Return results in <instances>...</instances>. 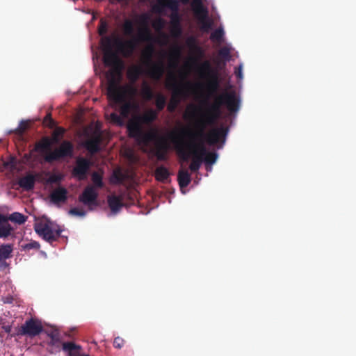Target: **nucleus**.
Listing matches in <instances>:
<instances>
[{
    "mask_svg": "<svg viewBox=\"0 0 356 356\" xmlns=\"http://www.w3.org/2000/svg\"><path fill=\"white\" fill-rule=\"evenodd\" d=\"M222 106H226L231 113H236L239 110L240 99L234 91L224 92L218 95L213 103L207 104L206 110L195 119L193 124L194 130L187 131L191 142L184 143L181 140L175 131L169 134L178 156L183 161H188L192 156L189 165L192 172H197L201 167L203 155L207 153L205 142L209 145H216L220 142L224 143L225 141L229 131L227 127L221 126L212 129L209 133L205 132L206 127L215 124L220 118ZM181 134H186V130L182 129Z\"/></svg>",
    "mask_w": 356,
    "mask_h": 356,
    "instance_id": "f257e3e1",
    "label": "nucleus"
},
{
    "mask_svg": "<svg viewBox=\"0 0 356 356\" xmlns=\"http://www.w3.org/2000/svg\"><path fill=\"white\" fill-rule=\"evenodd\" d=\"M97 33L100 37L99 50L103 55V64L99 68L95 65V70L101 79L108 106H111V17L109 14L100 19Z\"/></svg>",
    "mask_w": 356,
    "mask_h": 356,
    "instance_id": "f03ea898",
    "label": "nucleus"
},
{
    "mask_svg": "<svg viewBox=\"0 0 356 356\" xmlns=\"http://www.w3.org/2000/svg\"><path fill=\"white\" fill-rule=\"evenodd\" d=\"M53 141L47 136L42 138L35 145V150L41 152H48L44 156L45 161L52 163L64 158H70L74 154V145L69 140H64L60 145L54 151H50Z\"/></svg>",
    "mask_w": 356,
    "mask_h": 356,
    "instance_id": "7ed1b4c3",
    "label": "nucleus"
},
{
    "mask_svg": "<svg viewBox=\"0 0 356 356\" xmlns=\"http://www.w3.org/2000/svg\"><path fill=\"white\" fill-rule=\"evenodd\" d=\"M140 22L142 26L139 28L136 36H134L129 40L121 41L118 44V49L122 56L124 58L131 57L138 42L147 40L150 37V31L147 26V17L145 15L141 16Z\"/></svg>",
    "mask_w": 356,
    "mask_h": 356,
    "instance_id": "20e7f679",
    "label": "nucleus"
},
{
    "mask_svg": "<svg viewBox=\"0 0 356 356\" xmlns=\"http://www.w3.org/2000/svg\"><path fill=\"white\" fill-rule=\"evenodd\" d=\"M199 72L202 77L208 78L206 84L208 97L213 96L220 88V81L217 73L213 70L209 61L206 60L201 64L199 67Z\"/></svg>",
    "mask_w": 356,
    "mask_h": 356,
    "instance_id": "39448f33",
    "label": "nucleus"
},
{
    "mask_svg": "<svg viewBox=\"0 0 356 356\" xmlns=\"http://www.w3.org/2000/svg\"><path fill=\"white\" fill-rule=\"evenodd\" d=\"M190 86L189 83L186 84H179L177 83L175 76H172L167 82V88L172 90V98L168 105V111L174 112L179 103V98L186 95V87Z\"/></svg>",
    "mask_w": 356,
    "mask_h": 356,
    "instance_id": "423d86ee",
    "label": "nucleus"
},
{
    "mask_svg": "<svg viewBox=\"0 0 356 356\" xmlns=\"http://www.w3.org/2000/svg\"><path fill=\"white\" fill-rule=\"evenodd\" d=\"M171 10L170 15V25H181V16L179 14V3L178 0H158L157 4L154 6V10L162 13L164 8Z\"/></svg>",
    "mask_w": 356,
    "mask_h": 356,
    "instance_id": "0eeeda50",
    "label": "nucleus"
},
{
    "mask_svg": "<svg viewBox=\"0 0 356 356\" xmlns=\"http://www.w3.org/2000/svg\"><path fill=\"white\" fill-rule=\"evenodd\" d=\"M84 136L89 138L84 143V147L92 154L98 152L99 145L102 139V134L99 128L89 126L83 131Z\"/></svg>",
    "mask_w": 356,
    "mask_h": 356,
    "instance_id": "6e6552de",
    "label": "nucleus"
},
{
    "mask_svg": "<svg viewBox=\"0 0 356 356\" xmlns=\"http://www.w3.org/2000/svg\"><path fill=\"white\" fill-rule=\"evenodd\" d=\"M202 1L197 0L195 2H192V7L195 17L201 24L202 30L207 31L211 28L212 22L209 18L208 9L203 5Z\"/></svg>",
    "mask_w": 356,
    "mask_h": 356,
    "instance_id": "1a4fd4ad",
    "label": "nucleus"
},
{
    "mask_svg": "<svg viewBox=\"0 0 356 356\" xmlns=\"http://www.w3.org/2000/svg\"><path fill=\"white\" fill-rule=\"evenodd\" d=\"M127 128L129 136L135 138L139 143H143L145 145H147L150 142H155L159 136L154 132L144 133L142 127H139L136 123H133L130 127Z\"/></svg>",
    "mask_w": 356,
    "mask_h": 356,
    "instance_id": "9d476101",
    "label": "nucleus"
},
{
    "mask_svg": "<svg viewBox=\"0 0 356 356\" xmlns=\"http://www.w3.org/2000/svg\"><path fill=\"white\" fill-rule=\"evenodd\" d=\"M34 229L40 236L49 243L57 241L61 233L60 229L54 230L49 224L42 222L35 223Z\"/></svg>",
    "mask_w": 356,
    "mask_h": 356,
    "instance_id": "9b49d317",
    "label": "nucleus"
},
{
    "mask_svg": "<svg viewBox=\"0 0 356 356\" xmlns=\"http://www.w3.org/2000/svg\"><path fill=\"white\" fill-rule=\"evenodd\" d=\"M42 330L43 327L40 321L31 318L25 321L18 330L17 334L33 337L39 335Z\"/></svg>",
    "mask_w": 356,
    "mask_h": 356,
    "instance_id": "f8f14e48",
    "label": "nucleus"
},
{
    "mask_svg": "<svg viewBox=\"0 0 356 356\" xmlns=\"http://www.w3.org/2000/svg\"><path fill=\"white\" fill-rule=\"evenodd\" d=\"M170 145L166 138L159 136L154 143V147L152 149V154L156 157L159 161H165L168 159V151Z\"/></svg>",
    "mask_w": 356,
    "mask_h": 356,
    "instance_id": "ddd939ff",
    "label": "nucleus"
},
{
    "mask_svg": "<svg viewBox=\"0 0 356 356\" xmlns=\"http://www.w3.org/2000/svg\"><path fill=\"white\" fill-rule=\"evenodd\" d=\"M98 192L92 185H88L79 196V200L89 207L97 205Z\"/></svg>",
    "mask_w": 356,
    "mask_h": 356,
    "instance_id": "4468645a",
    "label": "nucleus"
},
{
    "mask_svg": "<svg viewBox=\"0 0 356 356\" xmlns=\"http://www.w3.org/2000/svg\"><path fill=\"white\" fill-rule=\"evenodd\" d=\"M91 166L90 161L83 157H78L76 160V165L72 170V175L79 180H84Z\"/></svg>",
    "mask_w": 356,
    "mask_h": 356,
    "instance_id": "2eb2a0df",
    "label": "nucleus"
},
{
    "mask_svg": "<svg viewBox=\"0 0 356 356\" xmlns=\"http://www.w3.org/2000/svg\"><path fill=\"white\" fill-rule=\"evenodd\" d=\"M158 113L153 109H149L141 115H135L130 119L127 124V127H130L133 123H136L139 127H142V124H149L156 120Z\"/></svg>",
    "mask_w": 356,
    "mask_h": 356,
    "instance_id": "dca6fc26",
    "label": "nucleus"
},
{
    "mask_svg": "<svg viewBox=\"0 0 356 356\" xmlns=\"http://www.w3.org/2000/svg\"><path fill=\"white\" fill-rule=\"evenodd\" d=\"M134 85L130 83L120 87L118 91L115 92V97L113 103L116 102L117 98L119 100L133 101L138 93V90Z\"/></svg>",
    "mask_w": 356,
    "mask_h": 356,
    "instance_id": "f3484780",
    "label": "nucleus"
},
{
    "mask_svg": "<svg viewBox=\"0 0 356 356\" xmlns=\"http://www.w3.org/2000/svg\"><path fill=\"white\" fill-rule=\"evenodd\" d=\"M148 69L145 73L152 79L159 81L165 72L164 64L162 61L152 63L147 65Z\"/></svg>",
    "mask_w": 356,
    "mask_h": 356,
    "instance_id": "a211bd4d",
    "label": "nucleus"
},
{
    "mask_svg": "<svg viewBox=\"0 0 356 356\" xmlns=\"http://www.w3.org/2000/svg\"><path fill=\"white\" fill-rule=\"evenodd\" d=\"M124 67L123 61L119 59L116 54L113 51V101L115 97L116 92V82L115 79V74L118 72H121Z\"/></svg>",
    "mask_w": 356,
    "mask_h": 356,
    "instance_id": "6ab92c4d",
    "label": "nucleus"
},
{
    "mask_svg": "<svg viewBox=\"0 0 356 356\" xmlns=\"http://www.w3.org/2000/svg\"><path fill=\"white\" fill-rule=\"evenodd\" d=\"M51 201L56 204L65 202L67 200V190L64 187H58L50 194Z\"/></svg>",
    "mask_w": 356,
    "mask_h": 356,
    "instance_id": "aec40b11",
    "label": "nucleus"
},
{
    "mask_svg": "<svg viewBox=\"0 0 356 356\" xmlns=\"http://www.w3.org/2000/svg\"><path fill=\"white\" fill-rule=\"evenodd\" d=\"M122 104L120 106V113L124 118H129L133 111L138 108V104L131 100H120Z\"/></svg>",
    "mask_w": 356,
    "mask_h": 356,
    "instance_id": "412c9836",
    "label": "nucleus"
},
{
    "mask_svg": "<svg viewBox=\"0 0 356 356\" xmlns=\"http://www.w3.org/2000/svg\"><path fill=\"white\" fill-rule=\"evenodd\" d=\"M27 220V216L19 212H14L9 216L0 213V224L7 222L8 220L17 223L19 225L24 224Z\"/></svg>",
    "mask_w": 356,
    "mask_h": 356,
    "instance_id": "4be33fe9",
    "label": "nucleus"
},
{
    "mask_svg": "<svg viewBox=\"0 0 356 356\" xmlns=\"http://www.w3.org/2000/svg\"><path fill=\"white\" fill-rule=\"evenodd\" d=\"M35 183V176L33 174H28L20 178L18 181L19 186L26 191L33 189Z\"/></svg>",
    "mask_w": 356,
    "mask_h": 356,
    "instance_id": "5701e85b",
    "label": "nucleus"
},
{
    "mask_svg": "<svg viewBox=\"0 0 356 356\" xmlns=\"http://www.w3.org/2000/svg\"><path fill=\"white\" fill-rule=\"evenodd\" d=\"M143 73L144 70L140 66L133 65L128 69L127 76L130 83L134 84Z\"/></svg>",
    "mask_w": 356,
    "mask_h": 356,
    "instance_id": "b1692460",
    "label": "nucleus"
},
{
    "mask_svg": "<svg viewBox=\"0 0 356 356\" xmlns=\"http://www.w3.org/2000/svg\"><path fill=\"white\" fill-rule=\"evenodd\" d=\"M126 207V204L124 202V197L122 195H117L113 193L112 197V212L113 215L117 214L120 210Z\"/></svg>",
    "mask_w": 356,
    "mask_h": 356,
    "instance_id": "393cba45",
    "label": "nucleus"
},
{
    "mask_svg": "<svg viewBox=\"0 0 356 356\" xmlns=\"http://www.w3.org/2000/svg\"><path fill=\"white\" fill-rule=\"evenodd\" d=\"M177 181L181 188L187 187L191 181L190 173L186 170H180L177 175Z\"/></svg>",
    "mask_w": 356,
    "mask_h": 356,
    "instance_id": "a878e982",
    "label": "nucleus"
},
{
    "mask_svg": "<svg viewBox=\"0 0 356 356\" xmlns=\"http://www.w3.org/2000/svg\"><path fill=\"white\" fill-rule=\"evenodd\" d=\"M13 245L3 243L0 245V259H8L13 257Z\"/></svg>",
    "mask_w": 356,
    "mask_h": 356,
    "instance_id": "bb28decb",
    "label": "nucleus"
},
{
    "mask_svg": "<svg viewBox=\"0 0 356 356\" xmlns=\"http://www.w3.org/2000/svg\"><path fill=\"white\" fill-rule=\"evenodd\" d=\"M170 177V172L167 168L161 165L159 166L155 170V177L156 180L165 182Z\"/></svg>",
    "mask_w": 356,
    "mask_h": 356,
    "instance_id": "cd10ccee",
    "label": "nucleus"
},
{
    "mask_svg": "<svg viewBox=\"0 0 356 356\" xmlns=\"http://www.w3.org/2000/svg\"><path fill=\"white\" fill-rule=\"evenodd\" d=\"M186 44L190 48L191 51H193L195 54H197L200 56L203 55V51L200 47H199L196 43V40L193 37H190L186 40Z\"/></svg>",
    "mask_w": 356,
    "mask_h": 356,
    "instance_id": "c85d7f7f",
    "label": "nucleus"
},
{
    "mask_svg": "<svg viewBox=\"0 0 356 356\" xmlns=\"http://www.w3.org/2000/svg\"><path fill=\"white\" fill-rule=\"evenodd\" d=\"M13 231V227L8 223V222L0 224V238H8L12 234Z\"/></svg>",
    "mask_w": 356,
    "mask_h": 356,
    "instance_id": "c756f323",
    "label": "nucleus"
},
{
    "mask_svg": "<svg viewBox=\"0 0 356 356\" xmlns=\"http://www.w3.org/2000/svg\"><path fill=\"white\" fill-rule=\"evenodd\" d=\"M126 175L122 173L119 169L113 168L112 180L113 185L115 184H123L126 179Z\"/></svg>",
    "mask_w": 356,
    "mask_h": 356,
    "instance_id": "7c9ffc66",
    "label": "nucleus"
},
{
    "mask_svg": "<svg viewBox=\"0 0 356 356\" xmlns=\"http://www.w3.org/2000/svg\"><path fill=\"white\" fill-rule=\"evenodd\" d=\"M141 95L147 101H150L154 98V95L153 90L146 82H144L143 84Z\"/></svg>",
    "mask_w": 356,
    "mask_h": 356,
    "instance_id": "2f4dec72",
    "label": "nucleus"
},
{
    "mask_svg": "<svg viewBox=\"0 0 356 356\" xmlns=\"http://www.w3.org/2000/svg\"><path fill=\"white\" fill-rule=\"evenodd\" d=\"M166 104V98L161 94L159 93L156 95L155 105L157 109V113L163 111Z\"/></svg>",
    "mask_w": 356,
    "mask_h": 356,
    "instance_id": "473e14b6",
    "label": "nucleus"
},
{
    "mask_svg": "<svg viewBox=\"0 0 356 356\" xmlns=\"http://www.w3.org/2000/svg\"><path fill=\"white\" fill-rule=\"evenodd\" d=\"M91 179L92 181V186H95V188L96 190L98 188H101L104 186L102 176L99 173L94 172L92 174Z\"/></svg>",
    "mask_w": 356,
    "mask_h": 356,
    "instance_id": "72a5a7b5",
    "label": "nucleus"
},
{
    "mask_svg": "<svg viewBox=\"0 0 356 356\" xmlns=\"http://www.w3.org/2000/svg\"><path fill=\"white\" fill-rule=\"evenodd\" d=\"M65 133V129L61 127H58L53 131L51 138H50L53 143H58L60 138H62Z\"/></svg>",
    "mask_w": 356,
    "mask_h": 356,
    "instance_id": "f704fd0d",
    "label": "nucleus"
},
{
    "mask_svg": "<svg viewBox=\"0 0 356 356\" xmlns=\"http://www.w3.org/2000/svg\"><path fill=\"white\" fill-rule=\"evenodd\" d=\"M218 158V154L216 152H208L203 155V161L205 163L206 165H211L216 163Z\"/></svg>",
    "mask_w": 356,
    "mask_h": 356,
    "instance_id": "c9c22d12",
    "label": "nucleus"
},
{
    "mask_svg": "<svg viewBox=\"0 0 356 356\" xmlns=\"http://www.w3.org/2000/svg\"><path fill=\"white\" fill-rule=\"evenodd\" d=\"M154 54V48L152 46L147 47L143 53V56L145 60L146 65L153 63L152 57Z\"/></svg>",
    "mask_w": 356,
    "mask_h": 356,
    "instance_id": "e433bc0d",
    "label": "nucleus"
},
{
    "mask_svg": "<svg viewBox=\"0 0 356 356\" xmlns=\"http://www.w3.org/2000/svg\"><path fill=\"white\" fill-rule=\"evenodd\" d=\"M40 248V245L38 242L35 241H31L29 243L22 244L21 245L22 250L24 251H30L31 250H38Z\"/></svg>",
    "mask_w": 356,
    "mask_h": 356,
    "instance_id": "4c0bfd02",
    "label": "nucleus"
},
{
    "mask_svg": "<svg viewBox=\"0 0 356 356\" xmlns=\"http://www.w3.org/2000/svg\"><path fill=\"white\" fill-rule=\"evenodd\" d=\"M123 29L124 34L129 36H131L132 38L134 36V24L131 20H127L123 26Z\"/></svg>",
    "mask_w": 356,
    "mask_h": 356,
    "instance_id": "58836bf2",
    "label": "nucleus"
},
{
    "mask_svg": "<svg viewBox=\"0 0 356 356\" xmlns=\"http://www.w3.org/2000/svg\"><path fill=\"white\" fill-rule=\"evenodd\" d=\"M224 35V31L222 29L219 28L216 29L213 33H211L210 38L213 41L220 42Z\"/></svg>",
    "mask_w": 356,
    "mask_h": 356,
    "instance_id": "ea45409f",
    "label": "nucleus"
},
{
    "mask_svg": "<svg viewBox=\"0 0 356 356\" xmlns=\"http://www.w3.org/2000/svg\"><path fill=\"white\" fill-rule=\"evenodd\" d=\"M80 348L79 346L76 345L73 342H65L63 343V350L68 352V355L70 353H73L72 351Z\"/></svg>",
    "mask_w": 356,
    "mask_h": 356,
    "instance_id": "a19ab883",
    "label": "nucleus"
},
{
    "mask_svg": "<svg viewBox=\"0 0 356 356\" xmlns=\"http://www.w3.org/2000/svg\"><path fill=\"white\" fill-rule=\"evenodd\" d=\"M28 127L29 122L27 121L22 120L20 122L19 126L15 129V133L19 136H23Z\"/></svg>",
    "mask_w": 356,
    "mask_h": 356,
    "instance_id": "79ce46f5",
    "label": "nucleus"
},
{
    "mask_svg": "<svg viewBox=\"0 0 356 356\" xmlns=\"http://www.w3.org/2000/svg\"><path fill=\"white\" fill-rule=\"evenodd\" d=\"M170 33L175 38H179L182 33V29L181 25H170Z\"/></svg>",
    "mask_w": 356,
    "mask_h": 356,
    "instance_id": "37998d69",
    "label": "nucleus"
},
{
    "mask_svg": "<svg viewBox=\"0 0 356 356\" xmlns=\"http://www.w3.org/2000/svg\"><path fill=\"white\" fill-rule=\"evenodd\" d=\"M219 55L226 60H229L230 59V50L227 47H222L218 52Z\"/></svg>",
    "mask_w": 356,
    "mask_h": 356,
    "instance_id": "c03bdc74",
    "label": "nucleus"
},
{
    "mask_svg": "<svg viewBox=\"0 0 356 356\" xmlns=\"http://www.w3.org/2000/svg\"><path fill=\"white\" fill-rule=\"evenodd\" d=\"M198 110H199V108L195 106L191 105V106H188L187 113L185 115V118H186L188 116L190 119L194 118L195 116V111H197Z\"/></svg>",
    "mask_w": 356,
    "mask_h": 356,
    "instance_id": "a18cd8bd",
    "label": "nucleus"
},
{
    "mask_svg": "<svg viewBox=\"0 0 356 356\" xmlns=\"http://www.w3.org/2000/svg\"><path fill=\"white\" fill-rule=\"evenodd\" d=\"M70 214L78 216H84L86 215V211L83 209H80L79 208L74 207L70 210Z\"/></svg>",
    "mask_w": 356,
    "mask_h": 356,
    "instance_id": "49530a36",
    "label": "nucleus"
},
{
    "mask_svg": "<svg viewBox=\"0 0 356 356\" xmlns=\"http://www.w3.org/2000/svg\"><path fill=\"white\" fill-rule=\"evenodd\" d=\"M180 54H181V51H180L179 48H176L172 51V52L171 54V58H174V60H175L174 67H176L177 65V61L180 56Z\"/></svg>",
    "mask_w": 356,
    "mask_h": 356,
    "instance_id": "de8ad7c7",
    "label": "nucleus"
},
{
    "mask_svg": "<svg viewBox=\"0 0 356 356\" xmlns=\"http://www.w3.org/2000/svg\"><path fill=\"white\" fill-rule=\"evenodd\" d=\"M16 160L13 157H11L8 161L4 162V166L11 168L10 170H14L16 167Z\"/></svg>",
    "mask_w": 356,
    "mask_h": 356,
    "instance_id": "09e8293b",
    "label": "nucleus"
},
{
    "mask_svg": "<svg viewBox=\"0 0 356 356\" xmlns=\"http://www.w3.org/2000/svg\"><path fill=\"white\" fill-rule=\"evenodd\" d=\"M113 344L115 348H121L124 344V340L120 337H116L115 338Z\"/></svg>",
    "mask_w": 356,
    "mask_h": 356,
    "instance_id": "8fccbe9b",
    "label": "nucleus"
},
{
    "mask_svg": "<svg viewBox=\"0 0 356 356\" xmlns=\"http://www.w3.org/2000/svg\"><path fill=\"white\" fill-rule=\"evenodd\" d=\"M48 336L51 338V342L53 343L59 341V334L57 331L51 332L49 334H48Z\"/></svg>",
    "mask_w": 356,
    "mask_h": 356,
    "instance_id": "3c124183",
    "label": "nucleus"
},
{
    "mask_svg": "<svg viewBox=\"0 0 356 356\" xmlns=\"http://www.w3.org/2000/svg\"><path fill=\"white\" fill-rule=\"evenodd\" d=\"M49 122V127L53 128L55 126V121L51 118V114H47L44 118V122Z\"/></svg>",
    "mask_w": 356,
    "mask_h": 356,
    "instance_id": "603ef678",
    "label": "nucleus"
},
{
    "mask_svg": "<svg viewBox=\"0 0 356 356\" xmlns=\"http://www.w3.org/2000/svg\"><path fill=\"white\" fill-rule=\"evenodd\" d=\"M10 264L6 261V259H0V270L3 271L8 268Z\"/></svg>",
    "mask_w": 356,
    "mask_h": 356,
    "instance_id": "864d4df0",
    "label": "nucleus"
},
{
    "mask_svg": "<svg viewBox=\"0 0 356 356\" xmlns=\"http://www.w3.org/2000/svg\"><path fill=\"white\" fill-rule=\"evenodd\" d=\"M125 156L130 160L133 161L134 159V154L133 151L130 149L126 150Z\"/></svg>",
    "mask_w": 356,
    "mask_h": 356,
    "instance_id": "5fc2aeb1",
    "label": "nucleus"
},
{
    "mask_svg": "<svg viewBox=\"0 0 356 356\" xmlns=\"http://www.w3.org/2000/svg\"><path fill=\"white\" fill-rule=\"evenodd\" d=\"M107 204L108 207L111 209V194L107 195Z\"/></svg>",
    "mask_w": 356,
    "mask_h": 356,
    "instance_id": "6e6d98bb",
    "label": "nucleus"
},
{
    "mask_svg": "<svg viewBox=\"0 0 356 356\" xmlns=\"http://www.w3.org/2000/svg\"><path fill=\"white\" fill-rule=\"evenodd\" d=\"M58 180H59V178L56 176H52L49 179V181L51 182H57Z\"/></svg>",
    "mask_w": 356,
    "mask_h": 356,
    "instance_id": "4d7b16f0",
    "label": "nucleus"
},
{
    "mask_svg": "<svg viewBox=\"0 0 356 356\" xmlns=\"http://www.w3.org/2000/svg\"><path fill=\"white\" fill-rule=\"evenodd\" d=\"M112 35H113V47L115 44V42H116L115 31H114L113 29Z\"/></svg>",
    "mask_w": 356,
    "mask_h": 356,
    "instance_id": "13d9d810",
    "label": "nucleus"
},
{
    "mask_svg": "<svg viewBox=\"0 0 356 356\" xmlns=\"http://www.w3.org/2000/svg\"><path fill=\"white\" fill-rule=\"evenodd\" d=\"M112 118H113V123L117 122L118 121V116L117 115V114L113 113Z\"/></svg>",
    "mask_w": 356,
    "mask_h": 356,
    "instance_id": "bf43d9fd",
    "label": "nucleus"
},
{
    "mask_svg": "<svg viewBox=\"0 0 356 356\" xmlns=\"http://www.w3.org/2000/svg\"><path fill=\"white\" fill-rule=\"evenodd\" d=\"M106 119L108 120V121H111V113L109 114L108 113V111H106Z\"/></svg>",
    "mask_w": 356,
    "mask_h": 356,
    "instance_id": "052dcab7",
    "label": "nucleus"
},
{
    "mask_svg": "<svg viewBox=\"0 0 356 356\" xmlns=\"http://www.w3.org/2000/svg\"><path fill=\"white\" fill-rule=\"evenodd\" d=\"M181 3L186 4L188 3L189 0H180ZM197 0H193V2H195Z\"/></svg>",
    "mask_w": 356,
    "mask_h": 356,
    "instance_id": "680f3d73",
    "label": "nucleus"
},
{
    "mask_svg": "<svg viewBox=\"0 0 356 356\" xmlns=\"http://www.w3.org/2000/svg\"><path fill=\"white\" fill-rule=\"evenodd\" d=\"M67 356H76V355H75L73 353H70V355H67ZM77 356H89V355H77Z\"/></svg>",
    "mask_w": 356,
    "mask_h": 356,
    "instance_id": "e2e57ef3",
    "label": "nucleus"
},
{
    "mask_svg": "<svg viewBox=\"0 0 356 356\" xmlns=\"http://www.w3.org/2000/svg\"><path fill=\"white\" fill-rule=\"evenodd\" d=\"M159 23L160 24V26H161V27H162V26H163V22H162V20H161V19H159Z\"/></svg>",
    "mask_w": 356,
    "mask_h": 356,
    "instance_id": "0e129e2a",
    "label": "nucleus"
},
{
    "mask_svg": "<svg viewBox=\"0 0 356 356\" xmlns=\"http://www.w3.org/2000/svg\"><path fill=\"white\" fill-rule=\"evenodd\" d=\"M241 71L240 70L237 74L238 76L241 77Z\"/></svg>",
    "mask_w": 356,
    "mask_h": 356,
    "instance_id": "69168bd1",
    "label": "nucleus"
},
{
    "mask_svg": "<svg viewBox=\"0 0 356 356\" xmlns=\"http://www.w3.org/2000/svg\"><path fill=\"white\" fill-rule=\"evenodd\" d=\"M95 19H96V16L95 15V14H93L92 21L95 20Z\"/></svg>",
    "mask_w": 356,
    "mask_h": 356,
    "instance_id": "338daca9",
    "label": "nucleus"
}]
</instances>
